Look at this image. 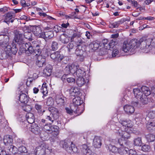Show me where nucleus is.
I'll return each instance as SVG.
<instances>
[{
	"label": "nucleus",
	"mask_w": 155,
	"mask_h": 155,
	"mask_svg": "<svg viewBox=\"0 0 155 155\" xmlns=\"http://www.w3.org/2000/svg\"><path fill=\"white\" fill-rule=\"evenodd\" d=\"M13 42L11 45H6V44L4 45L2 44V46L4 49V51L1 54V56L0 58L2 59H6L9 57L11 54H15L18 51V48L16 47L15 44Z\"/></svg>",
	"instance_id": "nucleus-1"
},
{
	"label": "nucleus",
	"mask_w": 155,
	"mask_h": 155,
	"mask_svg": "<svg viewBox=\"0 0 155 155\" xmlns=\"http://www.w3.org/2000/svg\"><path fill=\"white\" fill-rule=\"evenodd\" d=\"M117 134L120 136L121 139H119L118 143L120 145H123V143H125V145L127 143H126L125 140L129 139L130 137V134L127 132L124 131L120 129L118 130Z\"/></svg>",
	"instance_id": "nucleus-2"
},
{
	"label": "nucleus",
	"mask_w": 155,
	"mask_h": 155,
	"mask_svg": "<svg viewBox=\"0 0 155 155\" xmlns=\"http://www.w3.org/2000/svg\"><path fill=\"white\" fill-rule=\"evenodd\" d=\"M150 42V41H148V39L144 41H143L142 38L140 39V46L141 49L144 50L146 53L149 51L151 49Z\"/></svg>",
	"instance_id": "nucleus-3"
},
{
	"label": "nucleus",
	"mask_w": 155,
	"mask_h": 155,
	"mask_svg": "<svg viewBox=\"0 0 155 155\" xmlns=\"http://www.w3.org/2000/svg\"><path fill=\"white\" fill-rule=\"evenodd\" d=\"M46 148V145L44 143H42L41 145L37 147L35 150V153L36 155H45Z\"/></svg>",
	"instance_id": "nucleus-4"
},
{
	"label": "nucleus",
	"mask_w": 155,
	"mask_h": 155,
	"mask_svg": "<svg viewBox=\"0 0 155 155\" xmlns=\"http://www.w3.org/2000/svg\"><path fill=\"white\" fill-rule=\"evenodd\" d=\"M58 129V127L56 126H52L51 124H48L44 125L43 127V130L48 134H51L56 130V128Z\"/></svg>",
	"instance_id": "nucleus-5"
},
{
	"label": "nucleus",
	"mask_w": 155,
	"mask_h": 155,
	"mask_svg": "<svg viewBox=\"0 0 155 155\" xmlns=\"http://www.w3.org/2000/svg\"><path fill=\"white\" fill-rule=\"evenodd\" d=\"M50 57L53 61L58 63L61 61L63 58V56L61 55L60 52L57 51L51 54Z\"/></svg>",
	"instance_id": "nucleus-6"
},
{
	"label": "nucleus",
	"mask_w": 155,
	"mask_h": 155,
	"mask_svg": "<svg viewBox=\"0 0 155 155\" xmlns=\"http://www.w3.org/2000/svg\"><path fill=\"white\" fill-rule=\"evenodd\" d=\"M15 36L14 39V41L19 45H21L23 42V34L20 31H17L15 33Z\"/></svg>",
	"instance_id": "nucleus-7"
},
{
	"label": "nucleus",
	"mask_w": 155,
	"mask_h": 155,
	"mask_svg": "<svg viewBox=\"0 0 155 155\" xmlns=\"http://www.w3.org/2000/svg\"><path fill=\"white\" fill-rule=\"evenodd\" d=\"M14 15L13 12H9L5 15L3 21L9 24L10 22H13L14 20Z\"/></svg>",
	"instance_id": "nucleus-8"
},
{
	"label": "nucleus",
	"mask_w": 155,
	"mask_h": 155,
	"mask_svg": "<svg viewBox=\"0 0 155 155\" xmlns=\"http://www.w3.org/2000/svg\"><path fill=\"white\" fill-rule=\"evenodd\" d=\"M32 31L35 35L38 37L41 38L43 32L40 26L34 25L32 26Z\"/></svg>",
	"instance_id": "nucleus-9"
},
{
	"label": "nucleus",
	"mask_w": 155,
	"mask_h": 155,
	"mask_svg": "<svg viewBox=\"0 0 155 155\" xmlns=\"http://www.w3.org/2000/svg\"><path fill=\"white\" fill-rule=\"evenodd\" d=\"M36 64L39 67H42L46 64V59L42 55H39L37 58Z\"/></svg>",
	"instance_id": "nucleus-10"
},
{
	"label": "nucleus",
	"mask_w": 155,
	"mask_h": 155,
	"mask_svg": "<svg viewBox=\"0 0 155 155\" xmlns=\"http://www.w3.org/2000/svg\"><path fill=\"white\" fill-rule=\"evenodd\" d=\"M54 36L53 31L52 30L48 31L43 32L42 35V38L46 41L53 38Z\"/></svg>",
	"instance_id": "nucleus-11"
},
{
	"label": "nucleus",
	"mask_w": 155,
	"mask_h": 155,
	"mask_svg": "<svg viewBox=\"0 0 155 155\" xmlns=\"http://www.w3.org/2000/svg\"><path fill=\"white\" fill-rule=\"evenodd\" d=\"M24 48L25 49V51L26 53L31 54L34 52V47L32 46L31 43H26L24 44Z\"/></svg>",
	"instance_id": "nucleus-12"
},
{
	"label": "nucleus",
	"mask_w": 155,
	"mask_h": 155,
	"mask_svg": "<svg viewBox=\"0 0 155 155\" xmlns=\"http://www.w3.org/2000/svg\"><path fill=\"white\" fill-rule=\"evenodd\" d=\"M6 33L5 34L0 35V46H2V44H3L4 45L5 44L6 45H8V42L9 41V37L8 36L6 35Z\"/></svg>",
	"instance_id": "nucleus-13"
},
{
	"label": "nucleus",
	"mask_w": 155,
	"mask_h": 155,
	"mask_svg": "<svg viewBox=\"0 0 155 155\" xmlns=\"http://www.w3.org/2000/svg\"><path fill=\"white\" fill-rule=\"evenodd\" d=\"M71 140L69 139H66L61 140L60 142V146L67 150L70 145Z\"/></svg>",
	"instance_id": "nucleus-14"
},
{
	"label": "nucleus",
	"mask_w": 155,
	"mask_h": 155,
	"mask_svg": "<svg viewBox=\"0 0 155 155\" xmlns=\"http://www.w3.org/2000/svg\"><path fill=\"white\" fill-rule=\"evenodd\" d=\"M124 147H122L119 148L118 149V153L121 155H124L127 154L129 150V146L126 144L125 145V143H123V145H121Z\"/></svg>",
	"instance_id": "nucleus-15"
},
{
	"label": "nucleus",
	"mask_w": 155,
	"mask_h": 155,
	"mask_svg": "<svg viewBox=\"0 0 155 155\" xmlns=\"http://www.w3.org/2000/svg\"><path fill=\"white\" fill-rule=\"evenodd\" d=\"M3 141L4 144L6 146H9L12 145L13 142V139L12 136L9 135H6L4 136L3 138Z\"/></svg>",
	"instance_id": "nucleus-16"
},
{
	"label": "nucleus",
	"mask_w": 155,
	"mask_h": 155,
	"mask_svg": "<svg viewBox=\"0 0 155 155\" xmlns=\"http://www.w3.org/2000/svg\"><path fill=\"white\" fill-rule=\"evenodd\" d=\"M52 67L50 64H48L43 71V75L45 77L49 76L51 74Z\"/></svg>",
	"instance_id": "nucleus-17"
},
{
	"label": "nucleus",
	"mask_w": 155,
	"mask_h": 155,
	"mask_svg": "<svg viewBox=\"0 0 155 155\" xmlns=\"http://www.w3.org/2000/svg\"><path fill=\"white\" fill-rule=\"evenodd\" d=\"M27 29L26 27L22 28L21 30L24 32V37L26 39H28L29 41H31L33 40L31 32L28 31V30H25V29Z\"/></svg>",
	"instance_id": "nucleus-18"
},
{
	"label": "nucleus",
	"mask_w": 155,
	"mask_h": 155,
	"mask_svg": "<svg viewBox=\"0 0 155 155\" xmlns=\"http://www.w3.org/2000/svg\"><path fill=\"white\" fill-rule=\"evenodd\" d=\"M41 105L39 103H35V108L37 111V113L40 116H42L45 112V110L42 109Z\"/></svg>",
	"instance_id": "nucleus-19"
},
{
	"label": "nucleus",
	"mask_w": 155,
	"mask_h": 155,
	"mask_svg": "<svg viewBox=\"0 0 155 155\" xmlns=\"http://www.w3.org/2000/svg\"><path fill=\"white\" fill-rule=\"evenodd\" d=\"M125 112L128 114H131L134 113L135 109L134 107L129 105H126L124 107Z\"/></svg>",
	"instance_id": "nucleus-20"
},
{
	"label": "nucleus",
	"mask_w": 155,
	"mask_h": 155,
	"mask_svg": "<svg viewBox=\"0 0 155 155\" xmlns=\"http://www.w3.org/2000/svg\"><path fill=\"white\" fill-rule=\"evenodd\" d=\"M26 118L27 121L29 124H32L35 122V116L32 113H27L26 115Z\"/></svg>",
	"instance_id": "nucleus-21"
},
{
	"label": "nucleus",
	"mask_w": 155,
	"mask_h": 155,
	"mask_svg": "<svg viewBox=\"0 0 155 155\" xmlns=\"http://www.w3.org/2000/svg\"><path fill=\"white\" fill-rule=\"evenodd\" d=\"M49 112H50V113L52 114L54 117H57L58 118V117L59 112L58 110L54 107H49L48 108Z\"/></svg>",
	"instance_id": "nucleus-22"
},
{
	"label": "nucleus",
	"mask_w": 155,
	"mask_h": 155,
	"mask_svg": "<svg viewBox=\"0 0 155 155\" xmlns=\"http://www.w3.org/2000/svg\"><path fill=\"white\" fill-rule=\"evenodd\" d=\"M46 114L45 115V117L46 119L50 121L53 123L54 121L57 120V118L54 117L53 115L50 113L48 111H46Z\"/></svg>",
	"instance_id": "nucleus-23"
},
{
	"label": "nucleus",
	"mask_w": 155,
	"mask_h": 155,
	"mask_svg": "<svg viewBox=\"0 0 155 155\" xmlns=\"http://www.w3.org/2000/svg\"><path fill=\"white\" fill-rule=\"evenodd\" d=\"M56 130L51 133L52 136L49 138V140L51 142H54L55 141L58 139L57 136L59 133L58 129H57L56 128Z\"/></svg>",
	"instance_id": "nucleus-24"
},
{
	"label": "nucleus",
	"mask_w": 155,
	"mask_h": 155,
	"mask_svg": "<svg viewBox=\"0 0 155 155\" xmlns=\"http://www.w3.org/2000/svg\"><path fill=\"white\" fill-rule=\"evenodd\" d=\"M29 100V97L25 93H22L20 95L19 100L22 103L27 104Z\"/></svg>",
	"instance_id": "nucleus-25"
},
{
	"label": "nucleus",
	"mask_w": 155,
	"mask_h": 155,
	"mask_svg": "<svg viewBox=\"0 0 155 155\" xmlns=\"http://www.w3.org/2000/svg\"><path fill=\"white\" fill-rule=\"evenodd\" d=\"M102 144L100 138L99 137H95L93 141V146L95 148H100Z\"/></svg>",
	"instance_id": "nucleus-26"
},
{
	"label": "nucleus",
	"mask_w": 155,
	"mask_h": 155,
	"mask_svg": "<svg viewBox=\"0 0 155 155\" xmlns=\"http://www.w3.org/2000/svg\"><path fill=\"white\" fill-rule=\"evenodd\" d=\"M129 42L132 49H135L140 46V40L136 39H132Z\"/></svg>",
	"instance_id": "nucleus-27"
},
{
	"label": "nucleus",
	"mask_w": 155,
	"mask_h": 155,
	"mask_svg": "<svg viewBox=\"0 0 155 155\" xmlns=\"http://www.w3.org/2000/svg\"><path fill=\"white\" fill-rule=\"evenodd\" d=\"M31 130L32 133L36 134H39L40 132V128L35 124H32L31 126Z\"/></svg>",
	"instance_id": "nucleus-28"
},
{
	"label": "nucleus",
	"mask_w": 155,
	"mask_h": 155,
	"mask_svg": "<svg viewBox=\"0 0 155 155\" xmlns=\"http://www.w3.org/2000/svg\"><path fill=\"white\" fill-rule=\"evenodd\" d=\"M125 21L124 19H121L119 21L111 23L109 25V27L111 28H117L120 24L124 22Z\"/></svg>",
	"instance_id": "nucleus-29"
},
{
	"label": "nucleus",
	"mask_w": 155,
	"mask_h": 155,
	"mask_svg": "<svg viewBox=\"0 0 155 155\" xmlns=\"http://www.w3.org/2000/svg\"><path fill=\"white\" fill-rule=\"evenodd\" d=\"M78 47L75 50V54L77 56L82 55L85 53V49L80 45H78Z\"/></svg>",
	"instance_id": "nucleus-30"
},
{
	"label": "nucleus",
	"mask_w": 155,
	"mask_h": 155,
	"mask_svg": "<svg viewBox=\"0 0 155 155\" xmlns=\"http://www.w3.org/2000/svg\"><path fill=\"white\" fill-rule=\"evenodd\" d=\"M65 98L59 95H57L55 97V100L58 104L63 105L65 101Z\"/></svg>",
	"instance_id": "nucleus-31"
},
{
	"label": "nucleus",
	"mask_w": 155,
	"mask_h": 155,
	"mask_svg": "<svg viewBox=\"0 0 155 155\" xmlns=\"http://www.w3.org/2000/svg\"><path fill=\"white\" fill-rule=\"evenodd\" d=\"M60 41L63 43H68L70 40V37L65 33L63 34L60 36Z\"/></svg>",
	"instance_id": "nucleus-32"
},
{
	"label": "nucleus",
	"mask_w": 155,
	"mask_h": 155,
	"mask_svg": "<svg viewBox=\"0 0 155 155\" xmlns=\"http://www.w3.org/2000/svg\"><path fill=\"white\" fill-rule=\"evenodd\" d=\"M122 48V50L125 52L129 51L131 49L130 42L128 43L127 42L125 41L123 43Z\"/></svg>",
	"instance_id": "nucleus-33"
},
{
	"label": "nucleus",
	"mask_w": 155,
	"mask_h": 155,
	"mask_svg": "<svg viewBox=\"0 0 155 155\" xmlns=\"http://www.w3.org/2000/svg\"><path fill=\"white\" fill-rule=\"evenodd\" d=\"M61 27L58 25H56L54 26H47L45 28V29L48 30L50 29H54V31L57 33L61 31Z\"/></svg>",
	"instance_id": "nucleus-34"
},
{
	"label": "nucleus",
	"mask_w": 155,
	"mask_h": 155,
	"mask_svg": "<svg viewBox=\"0 0 155 155\" xmlns=\"http://www.w3.org/2000/svg\"><path fill=\"white\" fill-rule=\"evenodd\" d=\"M78 68L79 67L77 68L76 71H75L77 77H83L85 74V71L82 68Z\"/></svg>",
	"instance_id": "nucleus-35"
},
{
	"label": "nucleus",
	"mask_w": 155,
	"mask_h": 155,
	"mask_svg": "<svg viewBox=\"0 0 155 155\" xmlns=\"http://www.w3.org/2000/svg\"><path fill=\"white\" fill-rule=\"evenodd\" d=\"M133 91L134 96L137 98H140L143 95L142 92L138 88L134 89Z\"/></svg>",
	"instance_id": "nucleus-36"
},
{
	"label": "nucleus",
	"mask_w": 155,
	"mask_h": 155,
	"mask_svg": "<svg viewBox=\"0 0 155 155\" xmlns=\"http://www.w3.org/2000/svg\"><path fill=\"white\" fill-rule=\"evenodd\" d=\"M117 43V39H113L108 44V49H109L110 50H111V49H115V48L114 47L115 46Z\"/></svg>",
	"instance_id": "nucleus-37"
},
{
	"label": "nucleus",
	"mask_w": 155,
	"mask_h": 155,
	"mask_svg": "<svg viewBox=\"0 0 155 155\" xmlns=\"http://www.w3.org/2000/svg\"><path fill=\"white\" fill-rule=\"evenodd\" d=\"M80 94V92L78 89L77 88H74L71 90L70 94L71 96L74 97L76 96V97H77Z\"/></svg>",
	"instance_id": "nucleus-38"
},
{
	"label": "nucleus",
	"mask_w": 155,
	"mask_h": 155,
	"mask_svg": "<svg viewBox=\"0 0 155 155\" xmlns=\"http://www.w3.org/2000/svg\"><path fill=\"white\" fill-rule=\"evenodd\" d=\"M76 82L78 85L80 87L83 86L85 83L83 77H77Z\"/></svg>",
	"instance_id": "nucleus-39"
},
{
	"label": "nucleus",
	"mask_w": 155,
	"mask_h": 155,
	"mask_svg": "<svg viewBox=\"0 0 155 155\" xmlns=\"http://www.w3.org/2000/svg\"><path fill=\"white\" fill-rule=\"evenodd\" d=\"M141 90L144 95L148 96L150 94V91L149 88L146 86H143L141 87Z\"/></svg>",
	"instance_id": "nucleus-40"
},
{
	"label": "nucleus",
	"mask_w": 155,
	"mask_h": 155,
	"mask_svg": "<svg viewBox=\"0 0 155 155\" xmlns=\"http://www.w3.org/2000/svg\"><path fill=\"white\" fill-rule=\"evenodd\" d=\"M80 97H76L73 99L74 106L77 107L80 105L81 104Z\"/></svg>",
	"instance_id": "nucleus-41"
},
{
	"label": "nucleus",
	"mask_w": 155,
	"mask_h": 155,
	"mask_svg": "<svg viewBox=\"0 0 155 155\" xmlns=\"http://www.w3.org/2000/svg\"><path fill=\"white\" fill-rule=\"evenodd\" d=\"M7 149L8 150L9 152L12 153L13 154L17 153V149L16 147L12 144L8 146L7 148Z\"/></svg>",
	"instance_id": "nucleus-42"
},
{
	"label": "nucleus",
	"mask_w": 155,
	"mask_h": 155,
	"mask_svg": "<svg viewBox=\"0 0 155 155\" xmlns=\"http://www.w3.org/2000/svg\"><path fill=\"white\" fill-rule=\"evenodd\" d=\"M146 138L148 142H153L155 140V135L153 134H150L146 135Z\"/></svg>",
	"instance_id": "nucleus-43"
},
{
	"label": "nucleus",
	"mask_w": 155,
	"mask_h": 155,
	"mask_svg": "<svg viewBox=\"0 0 155 155\" xmlns=\"http://www.w3.org/2000/svg\"><path fill=\"white\" fill-rule=\"evenodd\" d=\"M90 46L93 50H97L100 46L99 43L95 41H93L90 44Z\"/></svg>",
	"instance_id": "nucleus-44"
},
{
	"label": "nucleus",
	"mask_w": 155,
	"mask_h": 155,
	"mask_svg": "<svg viewBox=\"0 0 155 155\" xmlns=\"http://www.w3.org/2000/svg\"><path fill=\"white\" fill-rule=\"evenodd\" d=\"M147 130L149 131L155 129V122H152L147 124Z\"/></svg>",
	"instance_id": "nucleus-45"
},
{
	"label": "nucleus",
	"mask_w": 155,
	"mask_h": 155,
	"mask_svg": "<svg viewBox=\"0 0 155 155\" xmlns=\"http://www.w3.org/2000/svg\"><path fill=\"white\" fill-rule=\"evenodd\" d=\"M147 96L145 95H143L140 98V102L143 104H146L148 103V98L147 97Z\"/></svg>",
	"instance_id": "nucleus-46"
},
{
	"label": "nucleus",
	"mask_w": 155,
	"mask_h": 155,
	"mask_svg": "<svg viewBox=\"0 0 155 155\" xmlns=\"http://www.w3.org/2000/svg\"><path fill=\"white\" fill-rule=\"evenodd\" d=\"M134 144L137 146H141L142 144V141L141 137H138L134 140Z\"/></svg>",
	"instance_id": "nucleus-47"
},
{
	"label": "nucleus",
	"mask_w": 155,
	"mask_h": 155,
	"mask_svg": "<svg viewBox=\"0 0 155 155\" xmlns=\"http://www.w3.org/2000/svg\"><path fill=\"white\" fill-rule=\"evenodd\" d=\"M69 68L70 69L71 73L73 74L75 73V71L77 68V66H75L74 64H72L71 65H69Z\"/></svg>",
	"instance_id": "nucleus-48"
},
{
	"label": "nucleus",
	"mask_w": 155,
	"mask_h": 155,
	"mask_svg": "<svg viewBox=\"0 0 155 155\" xmlns=\"http://www.w3.org/2000/svg\"><path fill=\"white\" fill-rule=\"evenodd\" d=\"M120 123L122 126L129 127H130L129 121L127 120H120L119 121Z\"/></svg>",
	"instance_id": "nucleus-49"
},
{
	"label": "nucleus",
	"mask_w": 155,
	"mask_h": 155,
	"mask_svg": "<svg viewBox=\"0 0 155 155\" xmlns=\"http://www.w3.org/2000/svg\"><path fill=\"white\" fill-rule=\"evenodd\" d=\"M141 150L145 152H149L151 150L150 147L149 145L145 144L142 147Z\"/></svg>",
	"instance_id": "nucleus-50"
},
{
	"label": "nucleus",
	"mask_w": 155,
	"mask_h": 155,
	"mask_svg": "<svg viewBox=\"0 0 155 155\" xmlns=\"http://www.w3.org/2000/svg\"><path fill=\"white\" fill-rule=\"evenodd\" d=\"M65 110L67 113L70 114H72L73 112L76 113H79L77 110H74V109H70L68 107L66 108Z\"/></svg>",
	"instance_id": "nucleus-51"
},
{
	"label": "nucleus",
	"mask_w": 155,
	"mask_h": 155,
	"mask_svg": "<svg viewBox=\"0 0 155 155\" xmlns=\"http://www.w3.org/2000/svg\"><path fill=\"white\" fill-rule=\"evenodd\" d=\"M18 151L22 153H26L27 152V150L26 147L23 146H22L18 148Z\"/></svg>",
	"instance_id": "nucleus-52"
},
{
	"label": "nucleus",
	"mask_w": 155,
	"mask_h": 155,
	"mask_svg": "<svg viewBox=\"0 0 155 155\" xmlns=\"http://www.w3.org/2000/svg\"><path fill=\"white\" fill-rule=\"evenodd\" d=\"M54 103L53 99L51 97H50L47 99L46 104L48 106H51Z\"/></svg>",
	"instance_id": "nucleus-53"
},
{
	"label": "nucleus",
	"mask_w": 155,
	"mask_h": 155,
	"mask_svg": "<svg viewBox=\"0 0 155 155\" xmlns=\"http://www.w3.org/2000/svg\"><path fill=\"white\" fill-rule=\"evenodd\" d=\"M51 47V49L53 51L56 50L58 48V43L55 41H53Z\"/></svg>",
	"instance_id": "nucleus-54"
},
{
	"label": "nucleus",
	"mask_w": 155,
	"mask_h": 155,
	"mask_svg": "<svg viewBox=\"0 0 155 155\" xmlns=\"http://www.w3.org/2000/svg\"><path fill=\"white\" fill-rule=\"evenodd\" d=\"M34 53L36 54V55L40 54L41 52V50L40 49V45L35 47L34 48Z\"/></svg>",
	"instance_id": "nucleus-55"
},
{
	"label": "nucleus",
	"mask_w": 155,
	"mask_h": 155,
	"mask_svg": "<svg viewBox=\"0 0 155 155\" xmlns=\"http://www.w3.org/2000/svg\"><path fill=\"white\" fill-rule=\"evenodd\" d=\"M147 117L151 119H153L155 117V110L150 111L147 115Z\"/></svg>",
	"instance_id": "nucleus-56"
},
{
	"label": "nucleus",
	"mask_w": 155,
	"mask_h": 155,
	"mask_svg": "<svg viewBox=\"0 0 155 155\" xmlns=\"http://www.w3.org/2000/svg\"><path fill=\"white\" fill-rule=\"evenodd\" d=\"M70 145H71V147H70L69 146V147H68L69 149L71 151L75 152L76 151L77 148L75 147V145L71 141Z\"/></svg>",
	"instance_id": "nucleus-57"
},
{
	"label": "nucleus",
	"mask_w": 155,
	"mask_h": 155,
	"mask_svg": "<svg viewBox=\"0 0 155 155\" xmlns=\"http://www.w3.org/2000/svg\"><path fill=\"white\" fill-rule=\"evenodd\" d=\"M75 32H74V33L71 38V42H73L74 41L75 38H78L79 35L78 33L77 32H76V31H74Z\"/></svg>",
	"instance_id": "nucleus-58"
},
{
	"label": "nucleus",
	"mask_w": 155,
	"mask_h": 155,
	"mask_svg": "<svg viewBox=\"0 0 155 155\" xmlns=\"http://www.w3.org/2000/svg\"><path fill=\"white\" fill-rule=\"evenodd\" d=\"M32 107L28 105H26L23 107V110L24 111L28 112L30 111L32 109Z\"/></svg>",
	"instance_id": "nucleus-59"
},
{
	"label": "nucleus",
	"mask_w": 155,
	"mask_h": 155,
	"mask_svg": "<svg viewBox=\"0 0 155 155\" xmlns=\"http://www.w3.org/2000/svg\"><path fill=\"white\" fill-rule=\"evenodd\" d=\"M20 3L21 6L23 7H28L30 5V3H26L25 0H21L20 2Z\"/></svg>",
	"instance_id": "nucleus-60"
},
{
	"label": "nucleus",
	"mask_w": 155,
	"mask_h": 155,
	"mask_svg": "<svg viewBox=\"0 0 155 155\" xmlns=\"http://www.w3.org/2000/svg\"><path fill=\"white\" fill-rule=\"evenodd\" d=\"M72 42H71L69 43L68 46V51L70 52H71V51H74L75 50L74 49V45L72 43Z\"/></svg>",
	"instance_id": "nucleus-61"
},
{
	"label": "nucleus",
	"mask_w": 155,
	"mask_h": 155,
	"mask_svg": "<svg viewBox=\"0 0 155 155\" xmlns=\"http://www.w3.org/2000/svg\"><path fill=\"white\" fill-rule=\"evenodd\" d=\"M148 40L150 41V44L151 48V47H155V38H148Z\"/></svg>",
	"instance_id": "nucleus-62"
},
{
	"label": "nucleus",
	"mask_w": 155,
	"mask_h": 155,
	"mask_svg": "<svg viewBox=\"0 0 155 155\" xmlns=\"http://www.w3.org/2000/svg\"><path fill=\"white\" fill-rule=\"evenodd\" d=\"M110 151L113 153H115L118 150L117 148L114 146L110 145L109 147Z\"/></svg>",
	"instance_id": "nucleus-63"
},
{
	"label": "nucleus",
	"mask_w": 155,
	"mask_h": 155,
	"mask_svg": "<svg viewBox=\"0 0 155 155\" xmlns=\"http://www.w3.org/2000/svg\"><path fill=\"white\" fill-rule=\"evenodd\" d=\"M119 50L117 49H114L112 52V56L113 57H116L119 53Z\"/></svg>",
	"instance_id": "nucleus-64"
}]
</instances>
